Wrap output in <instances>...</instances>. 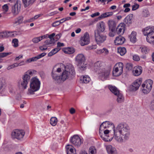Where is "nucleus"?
Segmentation results:
<instances>
[{"instance_id": "nucleus-29", "label": "nucleus", "mask_w": 154, "mask_h": 154, "mask_svg": "<svg viewBox=\"0 0 154 154\" xmlns=\"http://www.w3.org/2000/svg\"><path fill=\"white\" fill-rule=\"evenodd\" d=\"M136 35V32L134 31H133L129 36L131 41L133 43H135L137 41Z\"/></svg>"}, {"instance_id": "nucleus-6", "label": "nucleus", "mask_w": 154, "mask_h": 154, "mask_svg": "<svg viewBox=\"0 0 154 154\" xmlns=\"http://www.w3.org/2000/svg\"><path fill=\"white\" fill-rule=\"evenodd\" d=\"M123 64L122 63L119 62L116 63L115 66L113 71V75L115 76L120 75L122 73Z\"/></svg>"}, {"instance_id": "nucleus-49", "label": "nucleus", "mask_w": 154, "mask_h": 154, "mask_svg": "<svg viewBox=\"0 0 154 154\" xmlns=\"http://www.w3.org/2000/svg\"><path fill=\"white\" fill-rule=\"evenodd\" d=\"M41 40L40 37H35L32 39V41L34 43H37Z\"/></svg>"}, {"instance_id": "nucleus-1", "label": "nucleus", "mask_w": 154, "mask_h": 154, "mask_svg": "<svg viewBox=\"0 0 154 154\" xmlns=\"http://www.w3.org/2000/svg\"><path fill=\"white\" fill-rule=\"evenodd\" d=\"M110 126L113 128L114 138L117 141L121 143L129 139L130 134V128L128 125L125 122L120 123L115 127L112 123L106 121L101 125L99 131H102L103 130V129L108 128Z\"/></svg>"}, {"instance_id": "nucleus-51", "label": "nucleus", "mask_w": 154, "mask_h": 154, "mask_svg": "<svg viewBox=\"0 0 154 154\" xmlns=\"http://www.w3.org/2000/svg\"><path fill=\"white\" fill-rule=\"evenodd\" d=\"M11 53H0V58H3L10 54Z\"/></svg>"}, {"instance_id": "nucleus-32", "label": "nucleus", "mask_w": 154, "mask_h": 154, "mask_svg": "<svg viewBox=\"0 0 154 154\" xmlns=\"http://www.w3.org/2000/svg\"><path fill=\"white\" fill-rule=\"evenodd\" d=\"M118 52L121 56H123L126 53V50L124 47H120L118 49Z\"/></svg>"}, {"instance_id": "nucleus-63", "label": "nucleus", "mask_w": 154, "mask_h": 154, "mask_svg": "<svg viewBox=\"0 0 154 154\" xmlns=\"http://www.w3.org/2000/svg\"><path fill=\"white\" fill-rule=\"evenodd\" d=\"M55 34L54 33H53L50 35H48V37L50 39L54 38V36L55 35Z\"/></svg>"}, {"instance_id": "nucleus-38", "label": "nucleus", "mask_w": 154, "mask_h": 154, "mask_svg": "<svg viewBox=\"0 0 154 154\" xmlns=\"http://www.w3.org/2000/svg\"><path fill=\"white\" fill-rule=\"evenodd\" d=\"M74 52V49L72 48H68L66 49L64 51L65 53L69 54H73Z\"/></svg>"}, {"instance_id": "nucleus-43", "label": "nucleus", "mask_w": 154, "mask_h": 154, "mask_svg": "<svg viewBox=\"0 0 154 154\" xmlns=\"http://www.w3.org/2000/svg\"><path fill=\"white\" fill-rule=\"evenodd\" d=\"M140 48L141 49V51L143 54H146L149 51V50L146 46L141 47Z\"/></svg>"}, {"instance_id": "nucleus-5", "label": "nucleus", "mask_w": 154, "mask_h": 154, "mask_svg": "<svg viewBox=\"0 0 154 154\" xmlns=\"http://www.w3.org/2000/svg\"><path fill=\"white\" fill-rule=\"evenodd\" d=\"M152 81L150 79L146 80L142 85V91L144 94H147L152 88Z\"/></svg>"}, {"instance_id": "nucleus-46", "label": "nucleus", "mask_w": 154, "mask_h": 154, "mask_svg": "<svg viewBox=\"0 0 154 154\" xmlns=\"http://www.w3.org/2000/svg\"><path fill=\"white\" fill-rule=\"evenodd\" d=\"M19 64H17V63H15L11 65L10 66H9L7 68V69L8 70H9L13 68H14L15 67H17L18 66H19Z\"/></svg>"}, {"instance_id": "nucleus-35", "label": "nucleus", "mask_w": 154, "mask_h": 154, "mask_svg": "<svg viewBox=\"0 0 154 154\" xmlns=\"http://www.w3.org/2000/svg\"><path fill=\"white\" fill-rule=\"evenodd\" d=\"M31 76L29 75H27L24 73L23 75L22 76V80H24L25 81L29 83L30 81Z\"/></svg>"}, {"instance_id": "nucleus-39", "label": "nucleus", "mask_w": 154, "mask_h": 154, "mask_svg": "<svg viewBox=\"0 0 154 154\" xmlns=\"http://www.w3.org/2000/svg\"><path fill=\"white\" fill-rule=\"evenodd\" d=\"M28 84V83L27 82L23 80L20 82V84L22 88L25 89L27 87V85Z\"/></svg>"}, {"instance_id": "nucleus-14", "label": "nucleus", "mask_w": 154, "mask_h": 154, "mask_svg": "<svg viewBox=\"0 0 154 154\" xmlns=\"http://www.w3.org/2000/svg\"><path fill=\"white\" fill-rule=\"evenodd\" d=\"M107 24L109 29L111 31L114 32L116 29V21L112 19H110L107 21Z\"/></svg>"}, {"instance_id": "nucleus-64", "label": "nucleus", "mask_w": 154, "mask_h": 154, "mask_svg": "<svg viewBox=\"0 0 154 154\" xmlns=\"http://www.w3.org/2000/svg\"><path fill=\"white\" fill-rule=\"evenodd\" d=\"M75 112V109L73 108H71L70 109V112L71 114H73Z\"/></svg>"}, {"instance_id": "nucleus-40", "label": "nucleus", "mask_w": 154, "mask_h": 154, "mask_svg": "<svg viewBox=\"0 0 154 154\" xmlns=\"http://www.w3.org/2000/svg\"><path fill=\"white\" fill-rule=\"evenodd\" d=\"M6 83L5 80L2 79L0 81V89H2L5 88L6 87Z\"/></svg>"}, {"instance_id": "nucleus-54", "label": "nucleus", "mask_w": 154, "mask_h": 154, "mask_svg": "<svg viewBox=\"0 0 154 154\" xmlns=\"http://www.w3.org/2000/svg\"><path fill=\"white\" fill-rule=\"evenodd\" d=\"M46 53H45V52L43 53L40 54H39L37 56V57L38 59H39L44 57V56L46 55Z\"/></svg>"}, {"instance_id": "nucleus-62", "label": "nucleus", "mask_w": 154, "mask_h": 154, "mask_svg": "<svg viewBox=\"0 0 154 154\" xmlns=\"http://www.w3.org/2000/svg\"><path fill=\"white\" fill-rule=\"evenodd\" d=\"M100 14V13L99 12H96L94 14H92L91 15V17H94L96 16L99 15Z\"/></svg>"}, {"instance_id": "nucleus-20", "label": "nucleus", "mask_w": 154, "mask_h": 154, "mask_svg": "<svg viewBox=\"0 0 154 154\" xmlns=\"http://www.w3.org/2000/svg\"><path fill=\"white\" fill-rule=\"evenodd\" d=\"M142 72V68L140 66H136L134 67L133 69V74L135 76H137L140 75L141 73Z\"/></svg>"}, {"instance_id": "nucleus-37", "label": "nucleus", "mask_w": 154, "mask_h": 154, "mask_svg": "<svg viewBox=\"0 0 154 154\" xmlns=\"http://www.w3.org/2000/svg\"><path fill=\"white\" fill-rule=\"evenodd\" d=\"M23 20V17L22 16H20L16 19L14 23L17 24H19L22 22Z\"/></svg>"}, {"instance_id": "nucleus-53", "label": "nucleus", "mask_w": 154, "mask_h": 154, "mask_svg": "<svg viewBox=\"0 0 154 154\" xmlns=\"http://www.w3.org/2000/svg\"><path fill=\"white\" fill-rule=\"evenodd\" d=\"M45 45L46 46L54 44V42H52V41H51V39H48L46 40L45 42Z\"/></svg>"}, {"instance_id": "nucleus-10", "label": "nucleus", "mask_w": 154, "mask_h": 154, "mask_svg": "<svg viewBox=\"0 0 154 154\" xmlns=\"http://www.w3.org/2000/svg\"><path fill=\"white\" fill-rule=\"evenodd\" d=\"M94 36L95 40L97 44H100L103 42L106 39V36L100 34L99 32H96V31H94Z\"/></svg>"}, {"instance_id": "nucleus-24", "label": "nucleus", "mask_w": 154, "mask_h": 154, "mask_svg": "<svg viewBox=\"0 0 154 154\" xmlns=\"http://www.w3.org/2000/svg\"><path fill=\"white\" fill-rule=\"evenodd\" d=\"M132 17V14H130L127 16L124 19V23L127 24L128 25H129L131 24Z\"/></svg>"}, {"instance_id": "nucleus-4", "label": "nucleus", "mask_w": 154, "mask_h": 154, "mask_svg": "<svg viewBox=\"0 0 154 154\" xmlns=\"http://www.w3.org/2000/svg\"><path fill=\"white\" fill-rule=\"evenodd\" d=\"M40 82L39 80L35 77L32 78L31 80L30 88L28 89L27 94H32L34 92L38 90L40 88Z\"/></svg>"}, {"instance_id": "nucleus-58", "label": "nucleus", "mask_w": 154, "mask_h": 154, "mask_svg": "<svg viewBox=\"0 0 154 154\" xmlns=\"http://www.w3.org/2000/svg\"><path fill=\"white\" fill-rule=\"evenodd\" d=\"M139 7V5L138 4H136L133 5L132 6V10L134 11L137 9Z\"/></svg>"}, {"instance_id": "nucleus-61", "label": "nucleus", "mask_w": 154, "mask_h": 154, "mask_svg": "<svg viewBox=\"0 0 154 154\" xmlns=\"http://www.w3.org/2000/svg\"><path fill=\"white\" fill-rule=\"evenodd\" d=\"M71 18L70 17H67L66 18H63L61 19V21L63 20V22H65V21H66L67 20H71Z\"/></svg>"}, {"instance_id": "nucleus-47", "label": "nucleus", "mask_w": 154, "mask_h": 154, "mask_svg": "<svg viewBox=\"0 0 154 154\" xmlns=\"http://www.w3.org/2000/svg\"><path fill=\"white\" fill-rule=\"evenodd\" d=\"M63 23V22H61V20H60L56 21L54 22L52 24V26L53 27H55L59 25L60 23Z\"/></svg>"}, {"instance_id": "nucleus-41", "label": "nucleus", "mask_w": 154, "mask_h": 154, "mask_svg": "<svg viewBox=\"0 0 154 154\" xmlns=\"http://www.w3.org/2000/svg\"><path fill=\"white\" fill-rule=\"evenodd\" d=\"M149 107L151 110L154 111V98L150 102Z\"/></svg>"}, {"instance_id": "nucleus-33", "label": "nucleus", "mask_w": 154, "mask_h": 154, "mask_svg": "<svg viewBox=\"0 0 154 154\" xmlns=\"http://www.w3.org/2000/svg\"><path fill=\"white\" fill-rule=\"evenodd\" d=\"M61 49L60 48H56L53 49L48 54V56L51 57L57 53Z\"/></svg>"}, {"instance_id": "nucleus-27", "label": "nucleus", "mask_w": 154, "mask_h": 154, "mask_svg": "<svg viewBox=\"0 0 154 154\" xmlns=\"http://www.w3.org/2000/svg\"><path fill=\"white\" fill-rule=\"evenodd\" d=\"M24 7L26 8L32 5L36 0H22Z\"/></svg>"}, {"instance_id": "nucleus-13", "label": "nucleus", "mask_w": 154, "mask_h": 154, "mask_svg": "<svg viewBox=\"0 0 154 154\" xmlns=\"http://www.w3.org/2000/svg\"><path fill=\"white\" fill-rule=\"evenodd\" d=\"M142 79H138L135 80L133 85L130 86V88L131 91H136L138 89L141 83Z\"/></svg>"}, {"instance_id": "nucleus-55", "label": "nucleus", "mask_w": 154, "mask_h": 154, "mask_svg": "<svg viewBox=\"0 0 154 154\" xmlns=\"http://www.w3.org/2000/svg\"><path fill=\"white\" fill-rule=\"evenodd\" d=\"M2 8L5 12H7L8 11V5L6 4L2 6Z\"/></svg>"}, {"instance_id": "nucleus-45", "label": "nucleus", "mask_w": 154, "mask_h": 154, "mask_svg": "<svg viewBox=\"0 0 154 154\" xmlns=\"http://www.w3.org/2000/svg\"><path fill=\"white\" fill-rule=\"evenodd\" d=\"M12 43L14 44L13 46L14 47H17L18 46V41L17 39L14 38L13 39Z\"/></svg>"}, {"instance_id": "nucleus-21", "label": "nucleus", "mask_w": 154, "mask_h": 154, "mask_svg": "<svg viewBox=\"0 0 154 154\" xmlns=\"http://www.w3.org/2000/svg\"><path fill=\"white\" fill-rule=\"evenodd\" d=\"M125 41V38L120 36L117 37L116 38L115 40L114 41V43L115 45H121L123 44Z\"/></svg>"}, {"instance_id": "nucleus-16", "label": "nucleus", "mask_w": 154, "mask_h": 154, "mask_svg": "<svg viewBox=\"0 0 154 154\" xmlns=\"http://www.w3.org/2000/svg\"><path fill=\"white\" fill-rule=\"evenodd\" d=\"M125 25L124 23H120L116 28V31L119 34H122L125 31Z\"/></svg>"}, {"instance_id": "nucleus-36", "label": "nucleus", "mask_w": 154, "mask_h": 154, "mask_svg": "<svg viewBox=\"0 0 154 154\" xmlns=\"http://www.w3.org/2000/svg\"><path fill=\"white\" fill-rule=\"evenodd\" d=\"M25 73L30 76H32L34 74H36L37 72L34 69H29L25 72Z\"/></svg>"}, {"instance_id": "nucleus-3", "label": "nucleus", "mask_w": 154, "mask_h": 154, "mask_svg": "<svg viewBox=\"0 0 154 154\" xmlns=\"http://www.w3.org/2000/svg\"><path fill=\"white\" fill-rule=\"evenodd\" d=\"M103 63L98 61L95 63L93 66V68L95 71L100 74L102 80L107 79L110 74V69H106L104 68Z\"/></svg>"}, {"instance_id": "nucleus-25", "label": "nucleus", "mask_w": 154, "mask_h": 154, "mask_svg": "<svg viewBox=\"0 0 154 154\" xmlns=\"http://www.w3.org/2000/svg\"><path fill=\"white\" fill-rule=\"evenodd\" d=\"M73 146L70 145H67L66 146L67 154H76L75 151L73 149Z\"/></svg>"}, {"instance_id": "nucleus-52", "label": "nucleus", "mask_w": 154, "mask_h": 154, "mask_svg": "<svg viewBox=\"0 0 154 154\" xmlns=\"http://www.w3.org/2000/svg\"><path fill=\"white\" fill-rule=\"evenodd\" d=\"M40 16L38 15H35L34 17L32 18L27 20L26 22H32L34 20H35L38 18Z\"/></svg>"}, {"instance_id": "nucleus-60", "label": "nucleus", "mask_w": 154, "mask_h": 154, "mask_svg": "<svg viewBox=\"0 0 154 154\" xmlns=\"http://www.w3.org/2000/svg\"><path fill=\"white\" fill-rule=\"evenodd\" d=\"M64 46V44L63 43L58 42L57 43V48H60L61 47H63Z\"/></svg>"}, {"instance_id": "nucleus-15", "label": "nucleus", "mask_w": 154, "mask_h": 154, "mask_svg": "<svg viewBox=\"0 0 154 154\" xmlns=\"http://www.w3.org/2000/svg\"><path fill=\"white\" fill-rule=\"evenodd\" d=\"M75 60L77 65H80V64H82L84 63L85 60V58L84 56L82 54H78L76 57Z\"/></svg>"}, {"instance_id": "nucleus-17", "label": "nucleus", "mask_w": 154, "mask_h": 154, "mask_svg": "<svg viewBox=\"0 0 154 154\" xmlns=\"http://www.w3.org/2000/svg\"><path fill=\"white\" fill-rule=\"evenodd\" d=\"M97 31L96 32H103L105 29V25L103 21L97 24Z\"/></svg>"}, {"instance_id": "nucleus-23", "label": "nucleus", "mask_w": 154, "mask_h": 154, "mask_svg": "<svg viewBox=\"0 0 154 154\" xmlns=\"http://www.w3.org/2000/svg\"><path fill=\"white\" fill-rule=\"evenodd\" d=\"M106 148L109 154H116L117 153L116 149L110 145L107 146Z\"/></svg>"}, {"instance_id": "nucleus-8", "label": "nucleus", "mask_w": 154, "mask_h": 154, "mask_svg": "<svg viewBox=\"0 0 154 154\" xmlns=\"http://www.w3.org/2000/svg\"><path fill=\"white\" fill-rule=\"evenodd\" d=\"M70 142L75 146L79 147L82 143L81 138L77 135H74L70 139Z\"/></svg>"}, {"instance_id": "nucleus-26", "label": "nucleus", "mask_w": 154, "mask_h": 154, "mask_svg": "<svg viewBox=\"0 0 154 154\" xmlns=\"http://www.w3.org/2000/svg\"><path fill=\"white\" fill-rule=\"evenodd\" d=\"M108 88L110 91L115 95H117L118 93L120 92L119 91L117 88L115 86H113L112 85H109Z\"/></svg>"}, {"instance_id": "nucleus-50", "label": "nucleus", "mask_w": 154, "mask_h": 154, "mask_svg": "<svg viewBox=\"0 0 154 154\" xmlns=\"http://www.w3.org/2000/svg\"><path fill=\"white\" fill-rule=\"evenodd\" d=\"M133 65L131 63H128L126 65V68L128 70H131L132 69Z\"/></svg>"}, {"instance_id": "nucleus-42", "label": "nucleus", "mask_w": 154, "mask_h": 154, "mask_svg": "<svg viewBox=\"0 0 154 154\" xmlns=\"http://www.w3.org/2000/svg\"><path fill=\"white\" fill-rule=\"evenodd\" d=\"M38 59L37 56L29 59L26 61V63H29L31 62H34L36 61Z\"/></svg>"}, {"instance_id": "nucleus-44", "label": "nucleus", "mask_w": 154, "mask_h": 154, "mask_svg": "<svg viewBox=\"0 0 154 154\" xmlns=\"http://www.w3.org/2000/svg\"><path fill=\"white\" fill-rule=\"evenodd\" d=\"M86 64H85L84 63L82 64H80V65H77L79 67V68L81 70H84L86 68Z\"/></svg>"}, {"instance_id": "nucleus-57", "label": "nucleus", "mask_w": 154, "mask_h": 154, "mask_svg": "<svg viewBox=\"0 0 154 154\" xmlns=\"http://www.w3.org/2000/svg\"><path fill=\"white\" fill-rule=\"evenodd\" d=\"M149 14V12L148 11L145 10L143 12V15L145 17H147Z\"/></svg>"}, {"instance_id": "nucleus-48", "label": "nucleus", "mask_w": 154, "mask_h": 154, "mask_svg": "<svg viewBox=\"0 0 154 154\" xmlns=\"http://www.w3.org/2000/svg\"><path fill=\"white\" fill-rule=\"evenodd\" d=\"M89 154H96V149L94 147H91L89 149Z\"/></svg>"}, {"instance_id": "nucleus-56", "label": "nucleus", "mask_w": 154, "mask_h": 154, "mask_svg": "<svg viewBox=\"0 0 154 154\" xmlns=\"http://www.w3.org/2000/svg\"><path fill=\"white\" fill-rule=\"evenodd\" d=\"M133 59L134 60L139 61L140 58L139 56L137 55H134L133 56Z\"/></svg>"}, {"instance_id": "nucleus-30", "label": "nucleus", "mask_w": 154, "mask_h": 154, "mask_svg": "<svg viewBox=\"0 0 154 154\" xmlns=\"http://www.w3.org/2000/svg\"><path fill=\"white\" fill-rule=\"evenodd\" d=\"M109 53V51L108 50L105 48H103L102 49L98 50L97 51V53L98 54L103 53L105 55H108Z\"/></svg>"}, {"instance_id": "nucleus-2", "label": "nucleus", "mask_w": 154, "mask_h": 154, "mask_svg": "<svg viewBox=\"0 0 154 154\" xmlns=\"http://www.w3.org/2000/svg\"><path fill=\"white\" fill-rule=\"evenodd\" d=\"M55 66L51 72V76L54 81L57 84H59L66 79L72 78L75 74L74 68L71 64L65 66L63 64H60V67H58L54 71Z\"/></svg>"}, {"instance_id": "nucleus-12", "label": "nucleus", "mask_w": 154, "mask_h": 154, "mask_svg": "<svg viewBox=\"0 0 154 154\" xmlns=\"http://www.w3.org/2000/svg\"><path fill=\"white\" fill-rule=\"evenodd\" d=\"M90 42V38L88 33L86 32L83 37L81 38L80 44L82 46L88 44Z\"/></svg>"}, {"instance_id": "nucleus-9", "label": "nucleus", "mask_w": 154, "mask_h": 154, "mask_svg": "<svg viewBox=\"0 0 154 154\" xmlns=\"http://www.w3.org/2000/svg\"><path fill=\"white\" fill-rule=\"evenodd\" d=\"M21 3L20 1L17 0L15 4L12 7L11 12L14 15H17L20 11Z\"/></svg>"}, {"instance_id": "nucleus-28", "label": "nucleus", "mask_w": 154, "mask_h": 154, "mask_svg": "<svg viewBox=\"0 0 154 154\" xmlns=\"http://www.w3.org/2000/svg\"><path fill=\"white\" fill-rule=\"evenodd\" d=\"M90 79L88 75H84L80 78L81 82L82 83H88L90 81Z\"/></svg>"}, {"instance_id": "nucleus-34", "label": "nucleus", "mask_w": 154, "mask_h": 154, "mask_svg": "<svg viewBox=\"0 0 154 154\" xmlns=\"http://www.w3.org/2000/svg\"><path fill=\"white\" fill-rule=\"evenodd\" d=\"M57 122V119L55 117H52L50 119V123L53 126H55Z\"/></svg>"}, {"instance_id": "nucleus-11", "label": "nucleus", "mask_w": 154, "mask_h": 154, "mask_svg": "<svg viewBox=\"0 0 154 154\" xmlns=\"http://www.w3.org/2000/svg\"><path fill=\"white\" fill-rule=\"evenodd\" d=\"M101 131H99L100 135V137L104 141L106 142L110 141L113 138V137H110L108 134L109 133V131L108 130H106L104 131V134L103 135L102 133L100 132Z\"/></svg>"}, {"instance_id": "nucleus-31", "label": "nucleus", "mask_w": 154, "mask_h": 154, "mask_svg": "<svg viewBox=\"0 0 154 154\" xmlns=\"http://www.w3.org/2000/svg\"><path fill=\"white\" fill-rule=\"evenodd\" d=\"M117 96V101L118 103H121L124 101V98L122 94L120 92L118 93L117 95H115Z\"/></svg>"}, {"instance_id": "nucleus-22", "label": "nucleus", "mask_w": 154, "mask_h": 154, "mask_svg": "<svg viewBox=\"0 0 154 154\" xmlns=\"http://www.w3.org/2000/svg\"><path fill=\"white\" fill-rule=\"evenodd\" d=\"M113 13L112 12H107L104 13L97 18L96 19V20L97 21L98 20H100L102 19L111 16L113 15Z\"/></svg>"}, {"instance_id": "nucleus-59", "label": "nucleus", "mask_w": 154, "mask_h": 154, "mask_svg": "<svg viewBox=\"0 0 154 154\" xmlns=\"http://www.w3.org/2000/svg\"><path fill=\"white\" fill-rule=\"evenodd\" d=\"M45 47H46V46L45 44L43 46H41L40 47H39L40 49L42 51L47 49V48Z\"/></svg>"}, {"instance_id": "nucleus-7", "label": "nucleus", "mask_w": 154, "mask_h": 154, "mask_svg": "<svg viewBox=\"0 0 154 154\" xmlns=\"http://www.w3.org/2000/svg\"><path fill=\"white\" fill-rule=\"evenodd\" d=\"M25 134V132L23 130L17 129L12 132L11 136L13 138L20 140L23 137Z\"/></svg>"}, {"instance_id": "nucleus-18", "label": "nucleus", "mask_w": 154, "mask_h": 154, "mask_svg": "<svg viewBox=\"0 0 154 154\" xmlns=\"http://www.w3.org/2000/svg\"><path fill=\"white\" fill-rule=\"evenodd\" d=\"M13 32L10 31H5L0 33V36L2 38H8L14 36Z\"/></svg>"}, {"instance_id": "nucleus-19", "label": "nucleus", "mask_w": 154, "mask_h": 154, "mask_svg": "<svg viewBox=\"0 0 154 154\" xmlns=\"http://www.w3.org/2000/svg\"><path fill=\"white\" fill-rule=\"evenodd\" d=\"M154 30V27L153 26H148L146 27L143 30L144 35L147 36L149 34H150Z\"/></svg>"}]
</instances>
